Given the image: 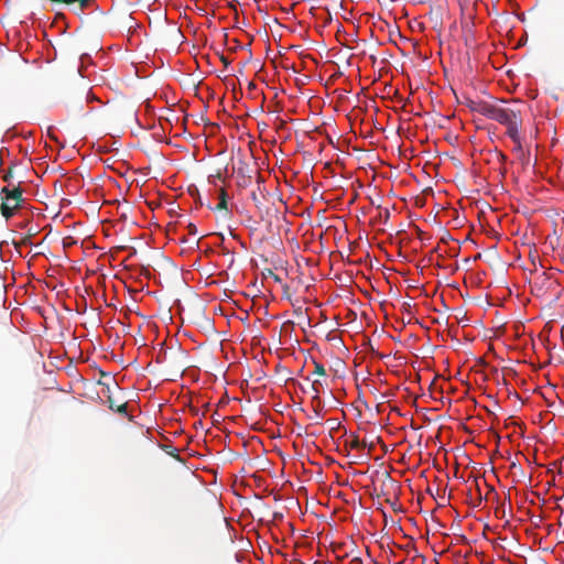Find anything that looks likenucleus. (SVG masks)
Instances as JSON below:
<instances>
[{"label": "nucleus", "instance_id": "nucleus-1", "mask_svg": "<svg viewBox=\"0 0 564 564\" xmlns=\"http://www.w3.org/2000/svg\"><path fill=\"white\" fill-rule=\"evenodd\" d=\"M494 120L507 127L508 137H516V130L522 124L521 111L509 107L498 106Z\"/></svg>", "mask_w": 564, "mask_h": 564}, {"label": "nucleus", "instance_id": "nucleus-2", "mask_svg": "<svg viewBox=\"0 0 564 564\" xmlns=\"http://www.w3.org/2000/svg\"><path fill=\"white\" fill-rule=\"evenodd\" d=\"M22 194L23 191L20 185L13 188L6 186L1 189L2 204L0 209L2 216L7 220L10 219L14 215V212L21 207L23 202Z\"/></svg>", "mask_w": 564, "mask_h": 564}, {"label": "nucleus", "instance_id": "nucleus-3", "mask_svg": "<svg viewBox=\"0 0 564 564\" xmlns=\"http://www.w3.org/2000/svg\"><path fill=\"white\" fill-rule=\"evenodd\" d=\"M497 108V105H492L487 101H481V104L477 106V112L494 120Z\"/></svg>", "mask_w": 564, "mask_h": 564}, {"label": "nucleus", "instance_id": "nucleus-4", "mask_svg": "<svg viewBox=\"0 0 564 564\" xmlns=\"http://www.w3.org/2000/svg\"><path fill=\"white\" fill-rule=\"evenodd\" d=\"M107 402L109 404V408L112 411H115L117 413H120V414H123V415H127V413H128V411H127V408H128L127 402H122V403L118 404L116 402V400L111 395H108Z\"/></svg>", "mask_w": 564, "mask_h": 564}, {"label": "nucleus", "instance_id": "nucleus-5", "mask_svg": "<svg viewBox=\"0 0 564 564\" xmlns=\"http://www.w3.org/2000/svg\"><path fill=\"white\" fill-rule=\"evenodd\" d=\"M265 198V195L260 186V184L257 187V191L251 192V199L254 203V205L260 208L262 206V203Z\"/></svg>", "mask_w": 564, "mask_h": 564}, {"label": "nucleus", "instance_id": "nucleus-6", "mask_svg": "<svg viewBox=\"0 0 564 564\" xmlns=\"http://www.w3.org/2000/svg\"><path fill=\"white\" fill-rule=\"evenodd\" d=\"M513 143H514V148H513V151L517 152L519 154L520 158H524L525 154L523 152V148H522V142H521V138H520V133H519V129L516 130V137H509Z\"/></svg>", "mask_w": 564, "mask_h": 564}, {"label": "nucleus", "instance_id": "nucleus-7", "mask_svg": "<svg viewBox=\"0 0 564 564\" xmlns=\"http://www.w3.org/2000/svg\"><path fill=\"white\" fill-rule=\"evenodd\" d=\"M215 210H225L228 214V203H227V193L223 188L219 193V203L215 207Z\"/></svg>", "mask_w": 564, "mask_h": 564}, {"label": "nucleus", "instance_id": "nucleus-8", "mask_svg": "<svg viewBox=\"0 0 564 564\" xmlns=\"http://www.w3.org/2000/svg\"><path fill=\"white\" fill-rule=\"evenodd\" d=\"M346 445H348L351 449H360L366 446V444L360 442L357 436H354L350 442L346 443Z\"/></svg>", "mask_w": 564, "mask_h": 564}, {"label": "nucleus", "instance_id": "nucleus-9", "mask_svg": "<svg viewBox=\"0 0 564 564\" xmlns=\"http://www.w3.org/2000/svg\"><path fill=\"white\" fill-rule=\"evenodd\" d=\"M319 386H322L321 381L315 380L312 383V389L315 392L314 400H317L319 402Z\"/></svg>", "mask_w": 564, "mask_h": 564}, {"label": "nucleus", "instance_id": "nucleus-10", "mask_svg": "<svg viewBox=\"0 0 564 564\" xmlns=\"http://www.w3.org/2000/svg\"><path fill=\"white\" fill-rule=\"evenodd\" d=\"M314 364H315L314 372L319 376H325L326 375L325 367L319 362H314Z\"/></svg>", "mask_w": 564, "mask_h": 564}, {"label": "nucleus", "instance_id": "nucleus-11", "mask_svg": "<svg viewBox=\"0 0 564 564\" xmlns=\"http://www.w3.org/2000/svg\"><path fill=\"white\" fill-rule=\"evenodd\" d=\"M480 104H481V101L468 100L467 106L469 107V109L471 111L477 112V106Z\"/></svg>", "mask_w": 564, "mask_h": 564}, {"label": "nucleus", "instance_id": "nucleus-12", "mask_svg": "<svg viewBox=\"0 0 564 564\" xmlns=\"http://www.w3.org/2000/svg\"><path fill=\"white\" fill-rule=\"evenodd\" d=\"M12 174H13V173H12V169H9V170L4 173V175H3V177H2V178H3V181H4V182H7V183H10V182H11V178H12V176H13Z\"/></svg>", "mask_w": 564, "mask_h": 564}, {"label": "nucleus", "instance_id": "nucleus-13", "mask_svg": "<svg viewBox=\"0 0 564 564\" xmlns=\"http://www.w3.org/2000/svg\"><path fill=\"white\" fill-rule=\"evenodd\" d=\"M187 229H188V234L191 235H196L197 234V228L194 224L192 223H188L187 225Z\"/></svg>", "mask_w": 564, "mask_h": 564}, {"label": "nucleus", "instance_id": "nucleus-14", "mask_svg": "<svg viewBox=\"0 0 564 564\" xmlns=\"http://www.w3.org/2000/svg\"><path fill=\"white\" fill-rule=\"evenodd\" d=\"M250 182H251V177H250V176H248V177L243 176V177H242V181H241V182H239L238 184H239L240 186H248Z\"/></svg>", "mask_w": 564, "mask_h": 564}, {"label": "nucleus", "instance_id": "nucleus-15", "mask_svg": "<svg viewBox=\"0 0 564 564\" xmlns=\"http://www.w3.org/2000/svg\"><path fill=\"white\" fill-rule=\"evenodd\" d=\"M314 416L316 419V423H319L318 419L321 417V413L317 408L314 409Z\"/></svg>", "mask_w": 564, "mask_h": 564}, {"label": "nucleus", "instance_id": "nucleus-16", "mask_svg": "<svg viewBox=\"0 0 564 564\" xmlns=\"http://www.w3.org/2000/svg\"><path fill=\"white\" fill-rule=\"evenodd\" d=\"M221 62L224 63L225 66H228L229 64V59L227 57H225L224 55L220 57Z\"/></svg>", "mask_w": 564, "mask_h": 564}, {"label": "nucleus", "instance_id": "nucleus-17", "mask_svg": "<svg viewBox=\"0 0 564 564\" xmlns=\"http://www.w3.org/2000/svg\"><path fill=\"white\" fill-rule=\"evenodd\" d=\"M372 448H373V445H372V444H370V445H369V452H370Z\"/></svg>", "mask_w": 564, "mask_h": 564}]
</instances>
